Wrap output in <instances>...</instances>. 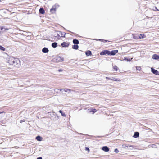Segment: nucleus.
I'll return each instance as SVG.
<instances>
[{
  "label": "nucleus",
  "mask_w": 159,
  "mask_h": 159,
  "mask_svg": "<svg viewBox=\"0 0 159 159\" xmlns=\"http://www.w3.org/2000/svg\"><path fill=\"white\" fill-rule=\"evenodd\" d=\"M7 62L10 65L17 68L20 67L21 65L20 60L18 58L13 57H8Z\"/></svg>",
  "instance_id": "f257e3e1"
},
{
  "label": "nucleus",
  "mask_w": 159,
  "mask_h": 159,
  "mask_svg": "<svg viewBox=\"0 0 159 159\" xmlns=\"http://www.w3.org/2000/svg\"><path fill=\"white\" fill-rule=\"evenodd\" d=\"M64 58L63 57H57L54 58L53 59V60L54 61H55L56 62H59L61 61H63Z\"/></svg>",
  "instance_id": "f03ea898"
},
{
  "label": "nucleus",
  "mask_w": 159,
  "mask_h": 159,
  "mask_svg": "<svg viewBox=\"0 0 159 159\" xmlns=\"http://www.w3.org/2000/svg\"><path fill=\"white\" fill-rule=\"evenodd\" d=\"M106 54H107L108 55H110V51L105 50L102 51L100 53L101 55H104Z\"/></svg>",
  "instance_id": "7ed1b4c3"
},
{
  "label": "nucleus",
  "mask_w": 159,
  "mask_h": 159,
  "mask_svg": "<svg viewBox=\"0 0 159 159\" xmlns=\"http://www.w3.org/2000/svg\"><path fill=\"white\" fill-rule=\"evenodd\" d=\"M69 42H64L61 43V46L63 47H68L69 45Z\"/></svg>",
  "instance_id": "20e7f679"
},
{
  "label": "nucleus",
  "mask_w": 159,
  "mask_h": 159,
  "mask_svg": "<svg viewBox=\"0 0 159 159\" xmlns=\"http://www.w3.org/2000/svg\"><path fill=\"white\" fill-rule=\"evenodd\" d=\"M151 71L154 74L156 75H159V72L158 71L155 70L154 69L151 68Z\"/></svg>",
  "instance_id": "39448f33"
},
{
  "label": "nucleus",
  "mask_w": 159,
  "mask_h": 159,
  "mask_svg": "<svg viewBox=\"0 0 159 159\" xmlns=\"http://www.w3.org/2000/svg\"><path fill=\"white\" fill-rule=\"evenodd\" d=\"M56 7L57 6L56 5H54L53 6L52 8L51 9L50 11L52 13H53L55 12L56 11Z\"/></svg>",
  "instance_id": "423d86ee"
},
{
  "label": "nucleus",
  "mask_w": 159,
  "mask_h": 159,
  "mask_svg": "<svg viewBox=\"0 0 159 159\" xmlns=\"http://www.w3.org/2000/svg\"><path fill=\"white\" fill-rule=\"evenodd\" d=\"M118 52V50H114L112 51L111 52L110 51V55H114L116 53Z\"/></svg>",
  "instance_id": "0eeeda50"
},
{
  "label": "nucleus",
  "mask_w": 159,
  "mask_h": 159,
  "mask_svg": "<svg viewBox=\"0 0 159 159\" xmlns=\"http://www.w3.org/2000/svg\"><path fill=\"white\" fill-rule=\"evenodd\" d=\"M63 90L64 92H68V93H70V91H72L71 89H68L66 88L62 89L61 90V91Z\"/></svg>",
  "instance_id": "6e6552de"
},
{
  "label": "nucleus",
  "mask_w": 159,
  "mask_h": 159,
  "mask_svg": "<svg viewBox=\"0 0 159 159\" xmlns=\"http://www.w3.org/2000/svg\"><path fill=\"white\" fill-rule=\"evenodd\" d=\"M102 150L106 152H108L109 150L107 146H104L102 147Z\"/></svg>",
  "instance_id": "1a4fd4ad"
},
{
  "label": "nucleus",
  "mask_w": 159,
  "mask_h": 159,
  "mask_svg": "<svg viewBox=\"0 0 159 159\" xmlns=\"http://www.w3.org/2000/svg\"><path fill=\"white\" fill-rule=\"evenodd\" d=\"M152 58L154 59L158 60L159 58V56L155 54L152 56Z\"/></svg>",
  "instance_id": "9d476101"
},
{
  "label": "nucleus",
  "mask_w": 159,
  "mask_h": 159,
  "mask_svg": "<svg viewBox=\"0 0 159 159\" xmlns=\"http://www.w3.org/2000/svg\"><path fill=\"white\" fill-rule=\"evenodd\" d=\"M42 51L44 53H47L48 52L49 50L47 48L44 47Z\"/></svg>",
  "instance_id": "9b49d317"
},
{
  "label": "nucleus",
  "mask_w": 159,
  "mask_h": 159,
  "mask_svg": "<svg viewBox=\"0 0 159 159\" xmlns=\"http://www.w3.org/2000/svg\"><path fill=\"white\" fill-rule=\"evenodd\" d=\"M139 133L138 132H136L134 133L133 135V137L134 138H137L139 136Z\"/></svg>",
  "instance_id": "f8f14e48"
},
{
  "label": "nucleus",
  "mask_w": 159,
  "mask_h": 159,
  "mask_svg": "<svg viewBox=\"0 0 159 159\" xmlns=\"http://www.w3.org/2000/svg\"><path fill=\"white\" fill-rule=\"evenodd\" d=\"M73 42L74 44L77 45L78 44H79V41L76 39H74L73 40Z\"/></svg>",
  "instance_id": "ddd939ff"
},
{
  "label": "nucleus",
  "mask_w": 159,
  "mask_h": 159,
  "mask_svg": "<svg viewBox=\"0 0 159 159\" xmlns=\"http://www.w3.org/2000/svg\"><path fill=\"white\" fill-rule=\"evenodd\" d=\"M39 12L40 13L43 14L45 13V11L43 8H40L39 10Z\"/></svg>",
  "instance_id": "4468645a"
},
{
  "label": "nucleus",
  "mask_w": 159,
  "mask_h": 159,
  "mask_svg": "<svg viewBox=\"0 0 159 159\" xmlns=\"http://www.w3.org/2000/svg\"><path fill=\"white\" fill-rule=\"evenodd\" d=\"M86 54L87 56H89L92 54L91 51L89 50L87 51L86 52Z\"/></svg>",
  "instance_id": "2eb2a0df"
},
{
  "label": "nucleus",
  "mask_w": 159,
  "mask_h": 159,
  "mask_svg": "<svg viewBox=\"0 0 159 159\" xmlns=\"http://www.w3.org/2000/svg\"><path fill=\"white\" fill-rule=\"evenodd\" d=\"M36 139L38 141H41L42 140V138L40 136H38L36 137Z\"/></svg>",
  "instance_id": "dca6fc26"
},
{
  "label": "nucleus",
  "mask_w": 159,
  "mask_h": 159,
  "mask_svg": "<svg viewBox=\"0 0 159 159\" xmlns=\"http://www.w3.org/2000/svg\"><path fill=\"white\" fill-rule=\"evenodd\" d=\"M88 110H89V112H93V113H94L95 112H96L97 111V110L96 109H89Z\"/></svg>",
  "instance_id": "f3484780"
},
{
  "label": "nucleus",
  "mask_w": 159,
  "mask_h": 159,
  "mask_svg": "<svg viewBox=\"0 0 159 159\" xmlns=\"http://www.w3.org/2000/svg\"><path fill=\"white\" fill-rule=\"evenodd\" d=\"M111 80L114 81H120L121 80H120L116 79H115L113 77H112L111 78Z\"/></svg>",
  "instance_id": "a211bd4d"
},
{
  "label": "nucleus",
  "mask_w": 159,
  "mask_h": 159,
  "mask_svg": "<svg viewBox=\"0 0 159 159\" xmlns=\"http://www.w3.org/2000/svg\"><path fill=\"white\" fill-rule=\"evenodd\" d=\"M52 47L55 48L57 46V43L56 42L52 43Z\"/></svg>",
  "instance_id": "6ab92c4d"
},
{
  "label": "nucleus",
  "mask_w": 159,
  "mask_h": 159,
  "mask_svg": "<svg viewBox=\"0 0 159 159\" xmlns=\"http://www.w3.org/2000/svg\"><path fill=\"white\" fill-rule=\"evenodd\" d=\"M79 46L77 45H75L73 46L72 48L73 49L77 50L78 49Z\"/></svg>",
  "instance_id": "aec40b11"
},
{
  "label": "nucleus",
  "mask_w": 159,
  "mask_h": 159,
  "mask_svg": "<svg viewBox=\"0 0 159 159\" xmlns=\"http://www.w3.org/2000/svg\"><path fill=\"white\" fill-rule=\"evenodd\" d=\"M129 145H127L126 144H123L122 145V147L123 148H125L126 149L128 148Z\"/></svg>",
  "instance_id": "412c9836"
},
{
  "label": "nucleus",
  "mask_w": 159,
  "mask_h": 159,
  "mask_svg": "<svg viewBox=\"0 0 159 159\" xmlns=\"http://www.w3.org/2000/svg\"><path fill=\"white\" fill-rule=\"evenodd\" d=\"M59 112L60 113H61V115L62 116H64V117L66 116V114H65V113H63L62 111L61 110H60Z\"/></svg>",
  "instance_id": "4be33fe9"
},
{
  "label": "nucleus",
  "mask_w": 159,
  "mask_h": 159,
  "mask_svg": "<svg viewBox=\"0 0 159 159\" xmlns=\"http://www.w3.org/2000/svg\"><path fill=\"white\" fill-rule=\"evenodd\" d=\"M65 34L64 33H62L61 35H58V37H64L65 36Z\"/></svg>",
  "instance_id": "5701e85b"
},
{
  "label": "nucleus",
  "mask_w": 159,
  "mask_h": 159,
  "mask_svg": "<svg viewBox=\"0 0 159 159\" xmlns=\"http://www.w3.org/2000/svg\"><path fill=\"white\" fill-rule=\"evenodd\" d=\"M0 50L2 51H4L5 50V48L3 47L0 45Z\"/></svg>",
  "instance_id": "b1692460"
},
{
  "label": "nucleus",
  "mask_w": 159,
  "mask_h": 159,
  "mask_svg": "<svg viewBox=\"0 0 159 159\" xmlns=\"http://www.w3.org/2000/svg\"><path fill=\"white\" fill-rule=\"evenodd\" d=\"M113 68L115 71L118 70V68L116 66H113Z\"/></svg>",
  "instance_id": "393cba45"
},
{
  "label": "nucleus",
  "mask_w": 159,
  "mask_h": 159,
  "mask_svg": "<svg viewBox=\"0 0 159 159\" xmlns=\"http://www.w3.org/2000/svg\"><path fill=\"white\" fill-rule=\"evenodd\" d=\"M144 38V35L143 34H140V36H139V39H143Z\"/></svg>",
  "instance_id": "a878e982"
},
{
  "label": "nucleus",
  "mask_w": 159,
  "mask_h": 159,
  "mask_svg": "<svg viewBox=\"0 0 159 159\" xmlns=\"http://www.w3.org/2000/svg\"><path fill=\"white\" fill-rule=\"evenodd\" d=\"M132 59V58L131 59H128L127 58H125L124 59V60H125L126 61H131V60Z\"/></svg>",
  "instance_id": "bb28decb"
},
{
  "label": "nucleus",
  "mask_w": 159,
  "mask_h": 159,
  "mask_svg": "<svg viewBox=\"0 0 159 159\" xmlns=\"http://www.w3.org/2000/svg\"><path fill=\"white\" fill-rule=\"evenodd\" d=\"M4 29V31H6V30H8V29H7V28H4L3 27H0V29L1 30H3Z\"/></svg>",
  "instance_id": "cd10ccee"
},
{
  "label": "nucleus",
  "mask_w": 159,
  "mask_h": 159,
  "mask_svg": "<svg viewBox=\"0 0 159 159\" xmlns=\"http://www.w3.org/2000/svg\"><path fill=\"white\" fill-rule=\"evenodd\" d=\"M153 9L155 11H159V10L156 7H153Z\"/></svg>",
  "instance_id": "c85d7f7f"
},
{
  "label": "nucleus",
  "mask_w": 159,
  "mask_h": 159,
  "mask_svg": "<svg viewBox=\"0 0 159 159\" xmlns=\"http://www.w3.org/2000/svg\"><path fill=\"white\" fill-rule=\"evenodd\" d=\"M57 34H58V35H61V34H62V32L60 31H58L57 32Z\"/></svg>",
  "instance_id": "c756f323"
},
{
  "label": "nucleus",
  "mask_w": 159,
  "mask_h": 159,
  "mask_svg": "<svg viewBox=\"0 0 159 159\" xmlns=\"http://www.w3.org/2000/svg\"><path fill=\"white\" fill-rule=\"evenodd\" d=\"M114 151L116 153H118L119 152V150H118L116 148V149H115L114 150Z\"/></svg>",
  "instance_id": "7c9ffc66"
},
{
  "label": "nucleus",
  "mask_w": 159,
  "mask_h": 159,
  "mask_svg": "<svg viewBox=\"0 0 159 159\" xmlns=\"http://www.w3.org/2000/svg\"><path fill=\"white\" fill-rule=\"evenodd\" d=\"M136 69L137 70H140L141 69V67H137Z\"/></svg>",
  "instance_id": "2f4dec72"
},
{
  "label": "nucleus",
  "mask_w": 159,
  "mask_h": 159,
  "mask_svg": "<svg viewBox=\"0 0 159 159\" xmlns=\"http://www.w3.org/2000/svg\"><path fill=\"white\" fill-rule=\"evenodd\" d=\"M85 150L88 151V152H89V149L88 147H85Z\"/></svg>",
  "instance_id": "473e14b6"
},
{
  "label": "nucleus",
  "mask_w": 159,
  "mask_h": 159,
  "mask_svg": "<svg viewBox=\"0 0 159 159\" xmlns=\"http://www.w3.org/2000/svg\"><path fill=\"white\" fill-rule=\"evenodd\" d=\"M101 41L102 42H107V41L106 40H105L102 39V40H101Z\"/></svg>",
  "instance_id": "72a5a7b5"
},
{
  "label": "nucleus",
  "mask_w": 159,
  "mask_h": 159,
  "mask_svg": "<svg viewBox=\"0 0 159 159\" xmlns=\"http://www.w3.org/2000/svg\"><path fill=\"white\" fill-rule=\"evenodd\" d=\"M25 122V120H21L20 121V122L21 123H22L23 122Z\"/></svg>",
  "instance_id": "f704fd0d"
},
{
  "label": "nucleus",
  "mask_w": 159,
  "mask_h": 159,
  "mask_svg": "<svg viewBox=\"0 0 159 159\" xmlns=\"http://www.w3.org/2000/svg\"><path fill=\"white\" fill-rule=\"evenodd\" d=\"M106 79H108V80H111V78H110L108 77H106Z\"/></svg>",
  "instance_id": "c9c22d12"
},
{
  "label": "nucleus",
  "mask_w": 159,
  "mask_h": 159,
  "mask_svg": "<svg viewBox=\"0 0 159 159\" xmlns=\"http://www.w3.org/2000/svg\"><path fill=\"white\" fill-rule=\"evenodd\" d=\"M101 40L102 39H96V41H101Z\"/></svg>",
  "instance_id": "e433bc0d"
},
{
  "label": "nucleus",
  "mask_w": 159,
  "mask_h": 159,
  "mask_svg": "<svg viewBox=\"0 0 159 159\" xmlns=\"http://www.w3.org/2000/svg\"><path fill=\"white\" fill-rule=\"evenodd\" d=\"M37 159H42V157H40L38 158H37Z\"/></svg>",
  "instance_id": "4c0bfd02"
},
{
  "label": "nucleus",
  "mask_w": 159,
  "mask_h": 159,
  "mask_svg": "<svg viewBox=\"0 0 159 159\" xmlns=\"http://www.w3.org/2000/svg\"><path fill=\"white\" fill-rule=\"evenodd\" d=\"M129 146L130 147H131V148H133V146H132V145H130V146Z\"/></svg>",
  "instance_id": "58836bf2"
},
{
  "label": "nucleus",
  "mask_w": 159,
  "mask_h": 159,
  "mask_svg": "<svg viewBox=\"0 0 159 159\" xmlns=\"http://www.w3.org/2000/svg\"><path fill=\"white\" fill-rule=\"evenodd\" d=\"M1 113H0V114Z\"/></svg>",
  "instance_id": "ea45409f"
}]
</instances>
